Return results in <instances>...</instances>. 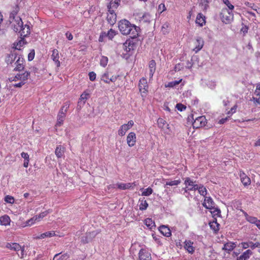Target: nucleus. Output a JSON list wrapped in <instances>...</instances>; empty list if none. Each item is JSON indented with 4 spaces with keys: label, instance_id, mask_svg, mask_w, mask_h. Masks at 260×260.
<instances>
[{
    "label": "nucleus",
    "instance_id": "7ed1b4c3",
    "mask_svg": "<svg viewBox=\"0 0 260 260\" xmlns=\"http://www.w3.org/2000/svg\"><path fill=\"white\" fill-rule=\"evenodd\" d=\"M134 46V45L133 43L130 42H125L122 45V48L124 52L121 55L122 57L125 59H128L133 53Z\"/></svg>",
    "mask_w": 260,
    "mask_h": 260
},
{
    "label": "nucleus",
    "instance_id": "e2e57ef3",
    "mask_svg": "<svg viewBox=\"0 0 260 260\" xmlns=\"http://www.w3.org/2000/svg\"><path fill=\"white\" fill-rule=\"evenodd\" d=\"M176 108L180 111H182L186 109V107L181 104H177L176 105Z\"/></svg>",
    "mask_w": 260,
    "mask_h": 260
},
{
    "label": "nucleus",
    "instance_id": "9d476101",
    "mask_svg": "<svg viewBox=\"0 0 260 260\" xmlns=\"http://www.w3.org/2000/svg\"><path fill=\"white\" fill-rule=\"evenodd\" d=\"M24 58L21 56L19 55L15 63L16 67L14 69V71L19 72L22 71L24 68Z\"/></svg>",
    "mask_w": 260,
    "mask_h": 260
},
{
    "label": "nucleus",
    "instance_id": "6ab92c4d",
    "mask_svg": "<svg viewBox=\"0 0 260 260\" xmlns=\"http://www.w3.org/2000/svg\"><path fill=\"white\" fill-rule=\"evenodd\" d=\"M89 91L85 90V91H84L81 95L80 98L79 100L78 106H80V107H81V106H83L86 102V100L89 98Z\"/></svg>",
    "mask_w": 260,
    "mask_h": 260
},
{
    "label": "nucleus",
    "instance_id": "2f4dec72",
    "mask_svg": "<svg viewBox=\"0 0 260 260\" xmlns=\"http://www.w3.org/2000/svg\"><path fill=\"white\" fill-rule=\"evenodd\" d=\"M11 219L7 215L0 217V224L2 225L7 226L10 224Z\"/></svg>",
    "mask_w": 260,
    "mask_h": 260
},
{
    "label": "nucleus",
    "instance_id": "4c0bfd02",
    "mask_svg": "<svg viewBox=\"0 0 260 260\" xmlns=\"http://www.w3.org/2000/svg\"><path fill=\"white\" fill-rule=\"evenodd\" d=\"M132 184H133L131 183H118L116 184V186L120 189L125 190L130 188L132 186Z\"/></svg>",
    "mask_w": 260,
    "mask_h": 260
},
{
    "label": "nucleus",
    "instance_id": "cd10ccee",
    "mask_svg": "<svg viewBox=\"0 0 260 260\" xmlns=\"http://www.w3.org/2000/svg\"><path fill=\"white\" fill-rule=\"evenodd\" d=\"M66 113L62 111V110L59 111L57 115V121L56 124V126H60L63 123L66 117Z\"/></svg>",
    "mask_w": 260,
    "mask_h": 260
},
{
    "label": "nucleus",
    "instance_id": "5fc2aeb1",
    "mask_svg": "<svg viewBox=\"0 0 260 260\" xmlns=\"http://www.w3.org/2000/svg\"><path fill=\"white\" fill-rule=\"evenodd\" d=\"M223 2L229 8V10H233L234 9V6L231 4L229 0H223Z\"/></svg>",
    "mask_w": 260,
    "mask_h": 260
},
{
    "label": "nucleus",
    "instance_id": "f257e3e1",
    "mask_svg": "<svg viewBox=\"0 0 260 260\" xmlns=\"http://www.w3.org/2000/svg\"><path fill=\"white\" fill-rule=\"evenodd\" d=\"M118 27L120 31L124 35H129L132 38H136L138 36L140 28L126 19L119 21Z\"/></svg>",
    "mask_w": 260,
    "mask_h": 260
},
{
    "label": "nucleus",
    "instance_id": "49530a36",
    "mask_svg": "<svg viewBox=\"0 0 260 260\" xmlns=\"http://www.w3.org/2000/svg\"><path fill=\"white\" fill-rule=\"evenodd\" d=\"M108 61V58L105 56H102L100 59V65L103 67H105Z\"/></svg>",
    "mask_w": 260,
    "mask_h": 260
},
{
    "label": "nucleus",
    "instance_id": "f8f14e48",
    "mask_svg": "<svg viewBox=\"0 0 260 260\" xmlns=\"http://www.w3.org/2000/svg\"><path fill=\"white\" fill-rule=\"evenodd\" d=\"M116 14L114 10H108L107 19L111 25H113L116 22Z\"/></svg>",
    "mask_w": 260,
    "mask_h": 260
},
{
    "label": "nucleus",
    "instance_id": "4468645a",
    "mask_svg": "<svg viewBox=\"0 0 260 260\" xmlns=\"http://www.w3.org/2000/svg\"><path fill=\"white\" fill-rule=\"evenodd\" d=\"M195 48L193 49V50L196 52H198L200 50H201L204 45V41L202 38L200 37H198L196 38V42L194 43Z\"/></svg>",
    "mask_w": 260,
    "mask_h": 260
},
{
    "label": "nucleus",
    "instance_id": "6e6d98bb",
    "mask_svg": "<svg viewBox=\"0 0 260 260\" xmlns=\"http://www.w3.org/2000/svg\"><path fill=\"white\" fill-rule=\"evenodd\" d=\"M141 19L142 20L144 21V22H149L150 19V15L148 13H145L143 14Z\"/></svg>",
    "mask_w": 260,
    "mask_h": 260
},
{
    "label": "nucleus",
    "instance_id": "2eb2a0df",
    "mask_svg": "<svg viewBox=\"0 0 260 260\" xmlns=\"http://www.w3.org/2000/svg\"><path fill=\"white\" fill-rule=\"evenodd\" d=\"M215 203L210 197H206L205 198L204 202L203 203V205L206 209H212L215 207Z\"/></svg>",
    "mask_w": 260,
    "mask_h": 260
},
{
    "label": "nucleus",
    "instance_id": "4be33fe9",
    "mask_svg": "<svg viewBox=\"0 0 260 260\" xmlns=\"http://www.w3.org/2000/svg\"><path fill=\"white\" fill-rule=\"evenodd\" d=\"M109 2V4L107 5L108 10L116 9L119 5L120 0H107Z\"/></svg>",
    "mask_w": 260,
    "mask_h": 260
},
{
    "label": "nucleus",
    "instance_id": "412c9836",
    "mask_svg": "<svg viewBox=\"0 0 260 260\" xmlns=\"http://www.w3.org/2000/svg\"><path fill=\"white\" fill-rule=\"evenodd\" d=\"M55 235H56V234H55V231H48V232L44 233L43 234H41L39 236H38L36 237H34V239H36V240L42 239H44L45 238L52 237L55 236Z\"/></svg>",
    "mask_w": 260,
    "mask_h": 260
},
{
    "label": "nucleus",
    "instance_id": "7c9ffc66",
    "mask_svg": "<svg viewBox=\"0 0 260 260\" xmlns=\"http://www.w3.org/2000/svg\"><path fill=\"white\" fill-rule=\"evenodd\" d=\"M210 228L213 231L214 233L216 234L219 230V224L217 223V219L214 218L213 221L209 222Z\"/></svg>",
    "mask_w": 260,
    "mask_h": 260
},
{
    "label": "nucleus",
    "instance_id": "c9c22d12",
    "mask_svg": "<svg viewBox=\"0 0 260 260\" xmlns=\"http://www.w3.org/2000/svg\"><path fill=\"white\" fill-rule=\"evenodd\" d=\"M157 124L158 126L161 129H164L165 127L167 128H169V124L167 123V122L163 118H159L157 119Z\"/></svg>",
    "mask_w": 260,
    "mask_h": 260
},
{
    "label": "nucleus",
    "instance_id": "f03ea898",
    "mask_svg": "<svg viewBox=\"0 0 260 260\" xmlns=\"http://www.w3.org/2000/svg\"><path fill=\"white\" fill-rule=\"evenodd\" d=\"M49 213V210H46L39 214L34 216L30 219L27 220L22 227L24 228L26 226H30L35 223L40 221L44 217H45Z\"/></svg>",
    "mask_w": 260,
    "mask_h": 260
},
{
    "label": "nucleus",
    "instance_id": "bf43d9fd",
    "mask_svg": "<svg viewBox=\"0 0 260 260\" xmlns=\"http://www.w3.org/2000/svg\"><path fill=\"white\" fill-rule=\"evenodd\" d=\"M35 50L32 49L30 51V52H29V53L28 55V60L29 61L32 60L35 57Z\"/></svg>",
    "mask_w": 260,
    "mask_h": 260
},
{
    "label": "nucleus",
    "instance_id": "603ef678",
    "mask_svg": "<svg viewBox=\"0 0 260 260\" xmlns=\"http://www.w3.org/2000/svg\"><path fill=\"white\" fill-rule=\"evenodd\" d=\"M213 210L211 211V213L213 215V217H219L220 215V210L218 208H215V207L213 209Z\"/></svg>",
    "mask_w": 260,
    "mask_h": 260
},
{
    "label": "nucleus",
    "instance_id": "423d86ee",
    "mask_svg": "<svg viewBox=\"0 0 260 260\" xmlns=\"http://www.w3.org/2000/svg\"><path fill=\"white\" fill-rule=\"evenodd\" d=\"M184 248L189 254H192L196 249L194 242L190 240H185L183 242Z\"/></svg>",
    "mask_w": 260,
    "mask_h": 260
},
{
    "label": "nucleus",
    "instance_id": "aec40b11",
    "mask_svg": "<svg viewBox=\"0 0 260 260\" xmlns=\"http://www.w3.org/2000/svg\"><path fill=\"white\" fill-rule=\"evenodd\" d=\"M149 72L148 74L150 79H152L156 70V63L154 60H151L149 63Z\"/></svg>",
    "mask_w": 260,
    "mask_h": 260
},
{
    "label": "nucleus",
    "instance_id": "ddd939ff",
    "mask_svg": "<svg viewBox=\"0 0 260 260\" xmlns=\"http://www.w3.org/2000/svg\"><path fill=\"white\" fill-rule=\"evenodd\" d=\"M139 87L141 93L146 94L148 89L147 81L145 78H141L139 81Z\"/></svg>",
    "mask_w": 260,
    "mask_h": 260
},
{
    "label": "nucleus",
    "instance_id": "bb28decb",
    "mask_svg": "<svg viewBox=\"0 0 260 260\" xmlns=\"http://www.w3.org/2000/svg\"><path fill=\"white\" fill-rule=\"evenodd\" d=\"M144 223L147 228L151 231L155 228V222L150 218H146L144 221Z\"/></svg>",
    "mask_w": 260,
    "mask_h": 260
},
{
    "label": "nucleus",
    "instance_id": "a19ab883",
    "mask_svg": "<svg viewBox=\"0 0 260 260\" xmlns=\"http://www.w3.org/2000/svg\"><path fill=\"white\" fill-rule=\"evenodd\" d=\"M209 2L208 0H200L199 5L202 10L206 11L209 7Z\"/></svg>",
    "mask_w": 260,
    "mask_h": 260
},
{
    "label": "nucleus",
    "instance_id": "09e8293b",
    "mask_svg": "<svg viewBox=\"0 0 260 260\" xmlns=\"http://www.w3.org/2000/svg\"><path fill=\"white\" fill-rule=\"evenodd\" d=\"M106 35H107V38L109 40H112L114 38V37L115 36L116 32L113 29H110V30H108V31L107 32H106Z\"/></svg>",
    "mask_w": 260,
    "mask_h": 260
},
{
    "label": "nucleus",
    "instance_id": "6e6552de",
    "mask_svg": "<svg viewBox=\"0 0 260 260\" xmlns=\"http://www.w3.org/2000/svg\"><path fill=\"white\" fill-rule=\"evenodd\" d=\"M206 123V119L205 116H199L196 118L192 123L193 128H199L200 127L204 126Z\"/></svg>",
    "mask_w": 260,
    "mask_h": 260
},
{
    "label": "nucleus",
    "instance_id": "79ce46f5",
    "mask_svg": "<svg viewBox=\"0 0 260 260\" xmlns=\"http://www.w3.org/2000/svg\"><path fill=\"white\" fill-rule=\"evenodd\" d=\"M25 37H21V39L17 43L15 46V49L17 50H21V47L26 43L24 40Z\"/></svg>",
    "mask_w": 260,
    "mask_h": 260
},
{
    "label": "nucleus",
    "instance_id": "f704fd0d",
    "mask_svg": "<svg viewBox=\"0 0 260 260\" xmlns=\"http://www.w3.org/2000/svg\"><path fill=\"white\" fill-rule=\"evenodd\" d=\"M235 247V243L230 242L224 244L222 249L228 251H231Z\"/></svg>",
    "mask_w": 260,
    "mask_h": 260
},
{
    "label": "nucleus",
    "instance_id": "b1692460",
    "mask_svg": "<svg viewBox=\"0 0 260 260\" xmlns=\"http://www.w3.org/2000/svg\"><path fill=\"white\" fill-rule=\"evenodd\" d=\"M6 247L11 250L18 251L21 249V246L17 243H7Z\"/></svg>",
    "mask_w": 260,
    "mask_h": 260
},
{
    "label": "nucleus",
    "instance_id": "864d4df0",
    "mask_svg": "<svg viewBox=\"0 0 260 260\" xmlns=\"http://www.w3.org/2000/svg\"><path fill=\"white\" fill-rule=\"evenodd\" d=\"M250 244V248L252 249H254L256 248H260V243L256 242L255 243H253L252 241H249Z\"/></svg>",
    "mask_w": 260,
    "mask_h": 260
},
{
    "label": "nucleus",
    "instance_id": "ea45409f",
    "mask_svg": "<svg viewBox=\"0 0 260 260\" xmlns=\"http://www.w3.org/2000/svg\"><path fill=\"white\" fill-rule=\"evenodd\" d=\"M128 129L127 125L124 124L120 126L118 130V135L120 136H123Z\"/></svg>",
    "mask_w": 260,
    "mask_h": 260
},
{
    "label": "nucleus",
    "instance_id": "393cba45",
    "mask_svg": "<svg viewBox=\"0 0 260 260\" xmlns=\"http://www.w3.org/2000/svg\"><path fill=\"white\" fill-rule=\"evenodd\" d=\"M51 59L53 60L57 67H60V62L59 60V52L57 49H53L52 50Z\"/></svg>",
    "mask_w": 260,
    "mask_h": 260
},
{
    "label": "nucleus",
    "instance_id": "774afa93",
    "mask_svg": "<svg viewBox=\"0 0 260 260\" xmlns=\"http://www.w3.org/2000/svg\"><path fill=\"white\" fill-rule=\"evenodd\" d=\"M19 75H18V74H17L15 76L12 77L10 78L9 79V80L10 82L17 81L18 80H19Z\"/></svg>",
    "mask_w": 260,
    "mask_h": 260
},
{
    "label": "nucleus",
    "instance_id": "8fccbe9b",
    "mask_svg": "<svg viewBox=\"0 0 260 260\" xmlns=\"http://www.w3.org/2000/svg\"><path fill=\"white\" fill-rule=\"evenodd\" d=\"M4 201L7 203L13 204L14 203L15 200L13 197L7 195L5 197Z\"/></svg>",
    "mask_w": 260,
    "mask_h": 260
},
{
    "label": "nucleus",
    "instance_id": "e433bc0d",
    "mask_svg": "<svg viewBox=\"0 0 260 260\" xmlns=\"http://www.w3.org/2000/svg\"><path fill=\"white\" fill-rule=\"evenodd\" d=\"M18 75H19V80L21 82H24V83H25L28 77L30 76V72L25 71L24 73L22 74H18Z\"/></svg>",
    "mask_w": 260,
    "mask_h": 260
},
{
    "label": "nucleus",
    "instance_id": "a18cd8bd",
    "mask_svg": "<svg viewBox=\"0 0 260 260\" xmlns=\"http://www.w3.org/2000/svg\"><path fill=\"white\" fill-rule=\"evenodd\" d=\"M182 81V79L179 80H175L170 82L168 83L167 85H166V87H174L176 85H178Z\"/></svg>",
    "mask_w": 260,
    "mask_h": 260
},
{
    "label": "nucleus",
    "instance_id": "5701e85b",
    "mask_svg": "<svg viewBox=\"0 0 260 260\" xmlns=\"http://www.w3.org/2000/svg\"><path fill=\"white\" fill-rule=\"evenodd\" d=\"M239 176L241 182L244 186L249 185L251 183L250 178L242 171H240Z\"/></svg>",
    "mask_w": 260,
    "mask_h": 260
},
{
    "label": "nucleus",
    "instance_id": "72a5a7b5",
    "mask_svg": "<svg viewBox=\"0 0 260 260\" xmlns=\"http://www.w3.org/2000/svg\"><path fill=\"white\" fill-rule=\"evenodd\" d=\"M139 202L140 203L139 209L140 210H145L148 207V204L144 198L140 199Z\"/></svg>",
    "mask_w": 260,
    "mask_h": 260
},
{
    "label": "nucleus",
    "instance_id": "0e129e2a",
    "mask_svg": "<svg viewBox=\"0 0 260 260\" xmlns=\"http://www.w3.org/2000/svg\"><path fill=\"white\" fill-rule=\"evenodd\" d=\"M241 244L242 247L243 249H247V248L250 247L249 241L246 242H242Z\"/></svg>",
    "mask_w": 260,
    "mask_h": 260
},
{
    "label": "nucleus",
    "instance_id": "13d9d810",
    "mask_svg": "<svg viewBox=\"0 0 260 260\" xmlns=\"http://www.w3.org/2000/svg\"><path fill=\"white\" fill-rule=\"evenodd\" d=\"M106 38H107L106 32H102L99 37V41L101 42H104L105 39Z\"/></svg>",
    "mask_w": 260,
    "mask_h": 260
},
{
    "label": "nucleus",
    "instance_id": "37998d69",
    "mask_svg": "<svg viewBox=\"0 0 260 260\" xmlns=\"http://www.w3.org/2000/svg\"><path fill=\"white\" fill-rule=\"evenodd\" d=\"M91 233H86L85 236H83L81 238V242L84 243H88L91 239Z\"/></svg>",
    "mask_w": 260,
    "mask_h": 260
},
{
    "label": "nucleus",
    "instance_id": "338daca9",
    "mask_svg": "<svg viewBox=\"0 0 260 260\" xmlns=\"http://www.w3.org/2000/svg\"><path fill=\"white\" fill-rule=\"evenodd\" d=\"M237 106L235 105L233 107H232L231 110L228 112L227 114L229 115H232L233 113L236 112Z\"/></svg>",
    "mask_w": 260,
    "mask_h": 260
},
{
    "label": "nucleus",
    "instance_id": "473e14b6",
    "mask_svg": "<svg viewBox=\"0 0 260 260\" xmlns=\"http://www.w3.org/2000/svg\"><path fill=\"white\" fill-rule=\"evenodd\" d=\"M246 220L250 223L255 224L258 219L254 216L249 215L245 211L242 210Z\"/></svg>",
    "mask_w": 260,
    "mask_h": 260
},
{
    "label": "nucleus",
    "instance_id": "c756f323",
    "mask_svg": "<svg viewBox=\"0 0 260 260\" xmlns=\"http://www.w3.org/2000/svg\"><path fill=\"white\" fill-rule=\"evenodd\" d=\"M252 254V252L250 249L246 250L241 255L237 257V260H247Z\"/></svg>",
    "mask_w": 260,
    "mask_h": 260
},
{
    "label": "nucleus",
    "instance_id": "680f3d73",
    "mask_svg": "<svg viewBox=\"0 0 260 260\" xmlns=\"http://www.w3.org/2000/svg\"><path fill=\"white\" fill-rule=\"evenodd\" d=\"M21 156L24 159V162H28L29 161V155L27 153L22 152L21 153Z\"/></svg>",
    "mask_w": 260,
    "mask_h": 260
},
{
    "label": "nucleus",
    "instance_id": "dca6fc26",
    "mask_svg": "<svg viewBox=\"0 0 260 260\" xmlns=\"http://www.w3.org/2000/svg\"><path fill=\"white\" fill-rule=\"evenodd\" d=\"M127 143L129 147H133L135 145L136 142V134L134 132L128 134L126 138Z\"/></svg>",
    "mask_w": 260,
    "mask_h": 260
},
{
    "label": "nucleus",
    "instance_id": "052dcab7",
    "mask_svg": "<svg viewBox=\"0 0 260 260\" xmlns=\"http://www.w3.org/2000/svg\"><path fill=\"white\" fill-rule=\"evenodd\" d=\"M88 75H89V79L90 81H93L95 80L96 76V74L94 72H89Z\"/></svg>",
    "mask_w": 260,
    "mask_h": 260
},
{
    "label": "nucleus",
    "instance_id": "69168bd1",
    "mask_svg": "<svg viewBox=\"0 0 260 260\" xmlns=\"http://www.w3.org/2000/svg\"><path fill=\"white\" fill-rule=\"evenodd\" d=\"M254 94L256 96H260V84L257 85Z\"/></svg>",
    "mask_w": 260,
    "mask_h": 260
},
{
    "label": "nucleus",
    "instance_id": "58836bf2",
    "mask_svg": "<svg viewBox=\"0 0 260 260\" xmlns=\"http://www.w3.org/2000/svg\"><path fill=\"white\" fill-rule=\"evenodd\" d=\"M64 148L61 145L58 146L55 149V154L57 157H61L63 154Z\"/></svg>",
    "mask_w": 260,
    "mask_h": 260
},
{
    "label": "nucleus",
    "instance_id": "a211bd4d",
    "mask_svg": "<svg viewBox=\"0 0 260 260\" xmlns=\"http://www.w3.org/2000/svg\"><path fill=\"white\" fill-rule=\"evenodd\" d=\"M158 230L161 234L166 237H170L172 235L171 230L166 225H160L158 228Z\"/></svg>",
    "mask_w": 260,
    "mask_h": 260
},
{
    "label": "nucleus",
    "instance_id": "c03bdc74",
    "mask_svg": "<svg viewBox=\"0 0 260 260\" xmlns=\"http://www.w3.org/2000/svg\"><path fill=\"white\" fill-rule=\"evenodd\" d=\"M197 190H198L199 193L201 195L204 197H205L207 194V189L203 185H200L199 186L198 185V188Z\"/></svg>",
    "mask_w": 260,
    "mask_h": 260
},
{
    "label": "nucleus",
    "instance_id": "a878e982",
    "mask_svg": "<svg viewBox=\"0 0 260 260\" xmlns=\"http://www.w3.org/2000/svg\"><path fill=\"white\" fill-rule=\"evenodd\" d=\"M20 33V35L22 37H26L28 36L30 32V29L29 26L27 24H25L23 25L22 28L19 31Z\"/></svg>",
    "mask_w": 260,
    "mask_h": 260
},
{
    "label": "nucleus",
    "instance_id": "de8ad7c7",
    "mask_svg": "<svg viewBox=\"0 0 260 260\" xmlns=\"http://www.w3.org/2000/svg\"><path fill=\"white\" fill-rule=\"evenodd\" d=\"M153 192L152 189L149 187L144 189V190L142 192V196H149Z\"/></svg>",
    "mask_w": 260,
    "mask_h": 260
},
{
    "label": "nucleus",
    "instance_id": "9b49d317",
    "mask_svg": "<svg viewBox=\"0 0 260 260\" xmlns=\"http://www.w3.org/2000/svg\"><path fill=\"white\" fill-rule=\"evenodd\" d=\"M14 30L16 32H19L23 25L22 19L19 17L14 18V21L13 22Z\"/></svg>",
    "mask_w": 260,
    "mask_h": 260
},
{
    "label": "nucleus",
    "instance_id": "20e7f679",
    "mask_svg": "<svg viewBox=\"0 0 260 260\" xmlns=\"http://www.w3.org/2000/svg\"><path fill=\"white\" fill-rule=\"evenodd\" d=\"M220 16L222 22L225 24L230 23L234 17L232 10H229L226 8L222 9Z\"/></svg>",
    "mask_w": 260,
    "mask_h": 260
},
{
    "label": "nucleus",
    "instance_id": "0eeeda50",
    "mask_svg": "<svg viewBox=\"0 0 260 260\" xmlns=\"http://www.w3.org/2000/svg\"><path fill=\"white\" fill-rule=\"evenodd\" d=\"M189 178L185 179L184 183L186 187L184 189L185 192H187L188 191L196 190L198 188V185L194 183Z\"/></svg>",
    "mask_w": 260,
    "mask_h": 260
},
{
    "label": "nucleus",
    "instance_id": "f3484780",
    "mask_svg": "<svg viewBox=\"0 0 260 260\" xmlns=\"http://www.w3.org/2000/svg\"><path fill=\"white\" fill-rule=\"evenodd\" d=\"M16 58H18L16 52L15 51L11 52L6 55L5 61L8 64H11L15 61Z\"/></svg>",
    "mask_w": 260,
    "mask_h": 260
},
{
    "label": "nucleus",
    "instance_id": "4d7b16f0",
    "mask_svg": "<svg viewBox=\"0 0 260 260\" xmlns=\"http://www.w3.org/2000/svg\"><path fill=\"white\" fill-rule=\"evenodd\" d=\"M70 107V103L69 102H66L64 103L63 106L62 107L61 109L60 110H62L64 112L66 113L68 109Z\"/></svg>",
    "mask_w": 260,
    "mask_h": 260
},
{
    "label": "nucleus",
    "instance_id": "3c124183",
    "mask_svg": "<svg viewBox=\"0 0 260 260\" xmlns=\"http://www.w3.org/2000/svg\"><path fill=\"white\" fill-rule=\"evenodd\" d=\"M181 181L180 180H175L170 181L166 182V185H169V186H175V185H178L180 183Z\"/></svg>",
    "mask_w": 260,
    "mask_h": 260
},
{
    "label": "nucleus",
    "instance_id": "c85d7f7f",
    "mask_svg": "<svg viewBox=\"0 0 260 260\" xmlns=\"http://www.w3.org/2000/svg\"><path fill=\"white\" fill-rule=\"evenodd\" d=\"M196 22L200 26H203L206 23L205 16L201 13H199L197 16Z\"/></svg>",
    "mask_w": 260,
    "mask_h": 260
},
{
    "label": "nucleus",
    "instance_id": "1a4fd4ad",
    "mask_svg": "<svg viewBox=\"0 0 260 260\" xmlns=\"http://www.w3.org/2000/svg\"><path fill=\"white\" fill-rule=\"evenodd\" d=\"M139 260H151V253L147 250L142 248L138 253Z\"/></svg>",
    "mask_w": 260,
    "mask_h": 260
},
{
    "label": "nucleus",
    "instance_id": "39448f33",
    "mask_svg": "<svg viewBox=\"0 0 260 260\" xmlns=\"http://www.w3.org/2000/svg\"><path fill=\"white\" fill-rule=\"evenodd\" d=\"M118 76H111L108 71H106L101 75V79L105 83L109 84L110 82H114L117 80Z\"/></svg>",
    "mask_w": 260,
    "mask_h": 260
}]
</instances>
